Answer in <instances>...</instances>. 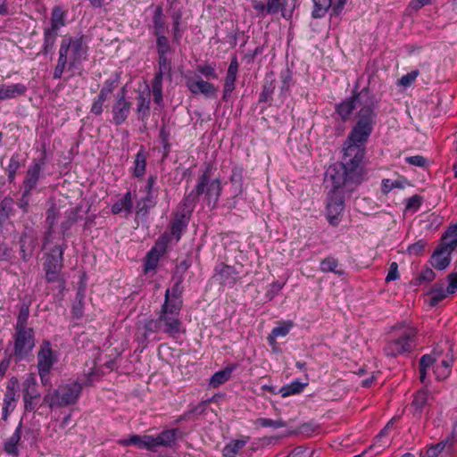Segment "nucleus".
<instances>
[{"label": "nucleus", "instance_id": "nucleus-1", "mask_svg": "<svg viewBox=\"0 0 457 457\" xmlns=\"http://www.w3.org/2000/svg\"><path fill=\"white\" fill-rule=\"evenodd\" d=\"M373 112L370 107L362 108L357 116V122L348 135V146L345 157H351L345 163V189L353 191L363 179L361 162L364 157L363 145L372 131Z\"/></svg>", "mask_w": 457, "mask_h": 457}, {"label": "nucleus", "instance_id": "nucleus-2", "mask_svg": "<svg viewBox=\"0 0 457 457\" xmlns=\"http://www.w3.org/2000/svg\"><path fill=\"white\" fill-rule=\"evenodd\" d=\"M343 162H338L330 165L325 172V183L331 187L328 203L327 204V217L333 226L339 224L340 214L343 211Z\"/></svg>", "mask_w": 457, "mask_h": 457}, {"label": "nucleus", "instance_id": "nucleus-3", "mask_svg": "<svg viewBox=\"0 0 457 457\" xmlns=\"http://www.w3.org/2000/svg\"><path fill=\"white\" fill-rule=\"evenodd\" d=\"M212 165L208 164L203 174L199 176L195 188L187 195L183 200L185 210L191 212L199 200L204 195L208 206L214 208L221 193V185L219 179H211Z\"/></svg>", "mask_w": 457, "mask_h": 457}, {"label": "nucleus", "instance_id": "nucleus-4", "mask_svg": "<svg viewBox=\"0 0 457 457\" xmlns=\"http://www.w3.org/2000/svg\"><path fill=\"white\" fill-rule=\"evenodd\" d=\"M82 388V384L78 382L61 385L46 394L43 403L51 409L74 405L81 395Z\"/></svg>", "mask_w": 457, "mask_h": 457}, {"label": "nucleus", "instance_id": "nucleus-5", "mask_svg": "<svg viewBox=\"0 0 457 457\" xmlns=\"http://www.w3.org/2000/svg\"><path fill=\"white\" fill-rule=\"evenodd\" d=\"M64 247L62 245L54 246L46 255L44 262L46 270V278L51 282H57L60 290L64 288V280L60 277V272L63 267Z\"/></svg>", "mask_w": 457, "mask_h": 457}, {"label": "nucleus", "instance_id": "nucleus-6", "mask_svg": "<svg viewBox=\"0 0 457 457\" xmlns=\"http://www.w3.org/2000/svg\"><path fill=\"white\" fill-rule=\"evenodd\" d=\"M13 358L16 362L27 359L35 347V332L32 328H15Z\"/></svg>", "mask_w": 457, "mask_h": 457}, {"label": "nucleus", "instance_id": "nucleus-7", "mask_svg": "<svg viewBox=\"0 0 457 457\" xmlns=\"http://www.w3.org/2000/svg\"><path fill=\"white\" fill-rule=\"evenodd\" d=\"M416 335V329L407 328L397 339L389 342L386 347L387 355L396 356L411 350L410 340Z\"/></svg>", "mask_w": 457, "mask_h": 457}, {"label": "nucleus", "instance_id": "nucleus-8", "mask_svg": "<svg viewBox=\"0 0 457 457\" xmlns=\"http://www.w3.org/2000/svg\"><path fill=\"white\" fill-rule=\"evenodd\" d=\"M166 309L167 304H162L159 312L158 319L161 323L162 331L175 338L180 333L181 321L179 316L169 315Z\"/></svg>", "mask_w": 457, "mask_h": 457}, {"label": "nucleus", "instance_id": "nucleus-9", "mask_svg": "<svg viewBox=\"0 0 457 457\" xmlns=\"http://www.w3.org/2000/svg\"><path fill=\"white\" fill-rule=\"evenodd\" d=\"M61 44H65L67 46V53L70 55L69 68L71 69L81 60L83 54L86 53L83 36L78 37H65L62 40Z\"/></svg>", "mask_w": 457, "mask_h": 457}, {"label": "nucleus", "instance_id": "nucleus-10", "mask_svg": "<svg viewBox=\"0 0 457 457\" xmlns=\"http://www.w3.org/2000/svg\"><path fill=\"white\" fill-rule=\"evenodd\" d=\"M56 361L54 352L51 348L49 341H43L40 350L37 353V369L42 371H50L53 364Z\"/></svg>", "mask_w": 457, "mask_h": 457}, {"label": "nucleus", "instance_id": "nucleus-11", "mask_svg": "<svg viewBox=\"0 0 457 457\" xmlns=\"http://www.w3.org/2000/svg\"><path fill=\"white\" fill-rule=\"evenodd\" d=\"M40 398V394L37 390V383L33 378L27 379L24 383L23 401L26 411H33L37 403Z\"/></svg>", "mask_w": 457, "mask_h": 457}, {"label": "nucleus", "instance_id": "nucleus-12", "mask_svg": "<svg viewBox=\"0 0 457 457\" xmlns=\"http://www.w3.org/2000/svg\"><path fill=\"white\" fill-rule=\"evenodd\" d=\"M187 86L194 95L202 94L208 98H214L217 96V88L212 83L200 78L198 79H188Z\"/></svg>", "mask_w": 457, "mask_h": 457}, {"label": "nucleus", "instance_id": "nucleus-13", "mask_svg": "<svg viewBox=\"0 0 457 457\" xmlns=\"http://www.w3.org/2000/svg\"><path fill=\"white\" fill-rule=\"evenodd\" d=\"M237 274L234 267L220 263L215 268L213 278L223 286L232 287L237 281Z\"/></svg>", "mask_w": 457, "mask_h": 457}, {"label": "nucleus", "instance_id": "nucleus-14", "mask_svg": "<svg viewBox=\"0 0 457 457\" xmlns=\"http://www.w3.org/2000/svg\"><path fill=\"white\" fill-rule=\"evenodd\" d=\"M131 103L127 101L123 96H118L115 104L112 106L113 122L120 125L127 120L131 109Z\"/></svg>", "mask_w": 457, "mask_h": 457}, {"label": "nucleus", "instance_id": "nucleus-15", "mask_svg": "<svg viewBox=\"0 0 457 457\" xmlns=\"http://www.w3.org/2000/svg\"><path fill=\"white\" fill-rule=\"evenodd\" d=\"M162 331L161 323L159 319L156 320H146L144 322H140L137 328V333L139 339L142 342H147L152 334H155Z\"/></svg>", "mask_w": 457, "mask_h": 457}, {"label": "nucleus", "instance_id": "nucleus-16", "mask_svg": "<svg viewBox=\"0 0 457 457\" xmlns=\"http://www.w3.org/2000/svg\"><path fill=\"white\" fill-rule=\"evenodd\" d=\"M20 247L21 258L24 262H28L33 254L37 244V237L31 234L24 232L20 238Z\"/></svg>", "mask_w": 457, "mask_h": 457}, {"label": "nucleus", "instance_id": "nucleus-17", "mask_svg": "<svg viewBox=\"0 0 457 457\" xmlns=\"http://www.w3.org/2000/svg\"><path fill=\"white\" fill-rule=\"evenodd\" d=\"M182 433L178 428L163 430L157 436H154L153 448L155 446H171Z\"/></svg>", "mask_w": 457, "mask_h": 457}, {"label": "nucleus", "instance_id": "nucleus-18", "mask_svg": "<svg viewBox=\"0 0 457 457\" xmlns=\"http://www.w3.org/2000/svg\"><path fill=\"white\" fill-rule=\"evenodd\" d=\"M451 254L452 253L448 250L442 248L437 245L436 249L433 253L431 256V264L436 270H442L446 269L451 262Z\"/></svg>", "mask_w": 457, "mask_h": 457}, {"label": "nucleus", "instance_id": "nucleus-19", "mask_svg": "<svg viewBox=\"0 0 457 457\" xmlns=\"http://www.w3.org/2000/svg\"><path fill=\"white\" fill-rule=\"evenodd\" d=\"M40 171H41V165L39 163L33 164L27 170V175H26L25 180L23 182V184H24V192H23V195H22L23 197L29 195L30 194V191L36 187L37 183L39 179Z\"/></svg>", "mask_w": 457, "mask_h": 457}, {"label": "nucleus", "instance_id": "nucleus-20", "mask_svg": "<svg viewBox=\"0 0 457 457\" xmlns=\"http://www.w3.org/2000/svg\"><path fill=\"white\" fill-rule=\"evenodd\" d=\"M350 373L349 379L354 383L360 382L364 388L371 386L376 379L374 372L368 373L364 367L359 368L358 370H352Z\"/></svg>", "mask_w": 457, "mask_h": 457}, {"label": "nucleus", "instance_id": "nucleus-21", "mask_svg": "<svg viewBox=\"0 0 457 457\" xmlns=\"http://www.w3.org/2000/svg\"><path fill=\"white\" fill-rule=\"evenodd\" d=\"M442 248L453 253L457 247V224L451 225L444 233L441 243L438 245Z\"/></svg>", "mask_w": 457, "mask_h": 457}, {"label": "nucleus", "instance_id": "nucleus-22", "mask_svg": "<svg viewBox=\"0 0 457 457\" xmlns=\"http://www.w3.org/2000/svg\"><path fill=\"white\" fill-rule=\"evenodd\" d=\"M26 91L27 87L21 83L13 85H0V100L14 98L18 96L24 95Z\"/></svg>", "mask_w": 457, "mask_h": 457}, {"label": "nucleus", "instance_id": "nucleus-23", "mask_svg": "<svg viewBox=\"0 0 457 457\" xmlns=\"http://www.w3.org/2000/svg\"><path fill=\"white\" fill-rule=\"evenodd\" d=\"M21 428L22 424L20 421L14 433L12 436L4 443V451L11 455L16 456L18 454V445L21 437Z\"/></svg>", "mask_w": 457, "mask_h": 457}, {"label": "nucleus", "instance_id": "nucleus-24", "mask_svg": "<svg viewBox=\"0 0 457 457\" xmlns=\"http://www.w3.org/2000/svg\"><path fill=\"white\" fill-rule=\"evenodd\" d=\"M154 436H137L133 435L128 439H123L120 444L123 445H134L139 448L152 449L153 448Z\"/></svg>", "mask_w": 457, "mask_h": 457}, {"label": "nucleus", "instance_id": "nucleus-25", "mask_svg": "<svg viewBox=\"0 0 457 457\" xmlns=\"http://www.w3.org/2000/svg\"><path fill=\"white\" fill-rule=\"evenodd\" d=\"M440 355L439 352H433L432 354H425L420 360V380L424 383L427 377V369L431 367Z\"/></svg>", "mask_w": 457, "mask_h": 457}, {"label": "nucleus", "instance_id": "nucleus-26", "mask_svg": "<svg viewBox=\"0 0 457 457\" xmlns=\"http://www.w3.org/2000/svg\"><path fill=\"white\" fill-rule=\"evenodd\" d=\"M65 17H66V11L62 9L61 6H55L52 10L51 12V18H50V23L51 26L48 29H51V30H56L59 31V29L65 26Z\"/></svg>", "mask_w": 457, "mask_h": 457}, {"label": "nucleus", "instance_id": "nucleus-27", "mask_svg": "<svg viewBox=\"0 0 457 457\" xmlns=\"http://www.w3.org/2000/svg\"><path fill=\"white\" fill-rule=\"evenodd\" d=\"M137 112L140 114L139 119L145 120L150 115V92L140 93L137 96Z\"/></svg>", "mask_w": 457, "mask_h": 457}, {"label": "nucleus", "instance_id": "nucleus-28", "mask_svg": "<svg viewBox=\"0 0 457 457\" xmlns=\"http://www.w3.org/2000/svg\"><path fill=\"white\" fill-rule=\"evenodd\" d=\"M234 369L235 365H232L230 367H226L222 370L215 372L210 379V386L215 388L227 382L230 378Z\"/></svg>", "mask_w": 457, "mask_h": 457}, {"label": "nucleus", "instance_id": "nucleus-29", "mask_svg": "<svg viewBox=\"0 0 457 457\" xmlns=\"http://www.w3.org/2000/svg\"><path fill=\"white\" fill-rule=\"evenodd\" d=\"M238 70V62L237 57L231 59L227 76L225 79L224 87H227V91H233L235 88V81L237 79V74Z\"/></svg>", "mask_w": 457, "mask_h": 457}, {"label": "nucleus", "instance_id": "nucleus-30", "mask_svg": "<svg viewBox=\"0 0 457 457\" xmlns=\"http://www.w3.org/2000/svg\"><path fill=\"white\" fill-rule=\"evenodd\" d=\"M453 358L452 354H448L445 359L436 364L434 372L438 379H445L451 374V366Z\"/></svg>", "mask_w": 457, "mask_h": 457}, {"label": "nucleus", "instance_id": "nucleus-31", "mask_svg": "<svg viewBox=\"0 0 457 457\" xmlns=\"http://www.w3.org/2000/svg\"><path fill=\"white\" fill-rule=\"evenodd\" d=\"M187 222L186 220L185 213H176L173 220L170 222V231L173 236L176 237L177 240L180 239L182 230L187 227Z\"/></svg>", "mask_w": 457, "mask_h": 457}, {"label": "nucleus", "instance_id": "nucleus-32", "mask_svg": "<svg viewBox=\"0 0 457 457\" xmlns=\"http://www.w3.org/2000/svg\"><path fill=\"white\" fill-rule=\"evenodd\" d=\"M428 403V391L427 388H421L414 395L413 401L411 403V407L414 408L416 412L420 413L423 409Z\"/></svg>", "mask_w": 457, "mask_h": 457}, {"label": "nucleus", "instance_id": "nucleus-33", "mask_svg": "<svg viewBox=\"0 0 457 457\" xmlns=\"http://www.w3.org/2000/svg\"><path fill=\"white\" fill-rule=\"evenodd\" d=\"M132 206H133V204H132L131 193L127 192L121 199L118 200L115 204H112V212L114 214H118V213L121 212L122 211L130 212Z\"/></svg>", "mask_w": 457, "mask_h": 457}, {"label": "nucleus", "instance_id": "nucleus-34", "mask_svg": "<svg viewBox=\"0 0 457 457\" xmlns=\"http://www.w3.org/2000/svg\"><path fill=\"white\" fill-rule=\"evenodd\" d=\"M307 385L308 382H300L299 380H295L289 385L282 386L279 393L282 397H287L289 395L301 393Z\"/></svg>", "mask_w": 457, "mask_h": 457}, {"label": "nucleus", "instance_id": "nucleus-35", "mask_svg": "<svg viewBox=\"0 0 457 457\" xmlns=\"http://www.w3.org/2000/svg\"><path fill=\"white\" fill-rule=\"evenodd\" d=\"M29 301L22 303L17 316V321L14 328H29L28 320L29 318Z\"/></svg>", "mask_w": 457, "mask_h": 457}, {"label": "nucleus", "instance_id": "nucleus-36", "mask_svg": "<svg viewBox=\"0 0 457 457\" xmlns=\"http://www.w3.org/2000/svg\"><path fill=\"white\" fill-rule=\"evenodd\" d=\"M146 166V154L140 150L135 157L133 174L137 178H141L145 174Z\"/></svg>", "mask_w": 457, "mask_h": 457}, {"label": "nucleus", "instance_id": "nucleus-37", "mask_svg": "<svg viewBox=\"0 0 457 457\" xmlns=\"http://www.w3.org/2000/svg\"><path fill=\"white\" fill-rule=\"evenodd\" d=\"M58 32L56 30H51V29H46L44 31V44H43V54H47L50 51H52L55 40L58 37Z\"/></svg>", "mask_w": 457, "mask_h": 457}, {"label": "nucleus", "instance_id": "nucleus-38", "mask_svg": "<svg viewBox=\"0 0 457 457\" xmlns=\"http://www.w3.org/2000/svg\"><path fill=\"white\" fill-rule=\"evenodd\" d=\"M314 4V9L312 12V16L314 19H319L325 16L326 12L331 6L332 0H312Z\"/></svg>", "mask_w": 457, "mask_h": 457}, {"label": "nucleus", "instance_id": "nucleus-39", "mask_svg": "<svg viewBox=\"0 0 457 457\" xmlns=\"http://www.w3.org/2000/svg\"><path fill=\"white\" fill-rule=\"evenodd\" d=\"M453 444V437H447L436 445H431L426 453L427 457H437L438 454L445 448L451 447Z\"/></svg>", "mask_w": 457, "mask_h": 457}, {"label": "nucleus", "instance_id": "nucleus-40", "mask_svg": "<svg viewBox=\"0 0 457 457\" xmlns=\"http://www.w3.org/2000/svg\"><path fill=\"white\" fill-rule=\"evenodd\" d=\"M245 440H233L228 444L222 450L225 457H235L236 454L245 445Z\"/></svg>", "mask_w": 457, "mask_h": 457}, {"label": "nucleus", "instance_id": "nucleus-41", "mask_svg": "<svg viewBox=\"0 0 457 457\" xmlns=\"http://www.w3.org/2000/svg\"><path fill=\"white\" fill-rule=\"evenodd\" d=\"M18 386V380L15 378H12L6 386V392L4 394V403L13 404L16 401V387Z\"/></svg>", "mask_w": 457, "mask_h": 457}, {"label": "nucleus", "instance_id": "nucleus-42", "mask_svg": "<svg viewBox=\"0 0 457 457\" xmlns=\"http://www.w3.org/2000/svg\"><path fill=\"white\" fill-rule=\"evenodd\" d=\"M79 212H80V207H79V206L71 209L68 212L66 220L63 221L61 225V228H62L63 234L67 230H69L74 223H76L78 221Z\"/></svg>", "mask_w": 457, "mask_h": 457}, {"label": "nucleus", "instance_id": "nucleus-43", "mask_svg": "<svg viewBox=\"0 0 457 457\" xmlns=\"http://www.w3.org/2000/svg\"><path fill=\"white\" fill-rule=\"evenodd\" d=\"M157 194L155 192H146V195L142 199L140 212L147 213L149 210L156 204Z\"/></svg>", "mask_w": 457, "mask_h": 457}, {"label": "nucleus", "instance_id": "nucleus-44", "mask_svg": "<svg viewBox=\"0 0 457 457\" xmlns=\"http://www.w3.org/2000/svg\"><path fill=\"white\" fill-rule=\"evenodd\" d=\"M163 304H167V312L169 315L179 316L181 308L180 303H176L170 299V290L167 289L165 293V301Z\"/></svg>", "mask_w": 457, "mask_h": 457}, {"label": "nucleus", "instance_id": "nucleus-45", "mask_svg": "<svg viewBox=\"0 0 457 457\" xmlns=\"http://www.w3.org/2000/svg\"><path fill=\"white\" fill-rule=\"evenodd\" d=\"M118 80H119V76L117 75L116 79H107L104 82V87L101 89L100 94L98 96L100 97V99L105 100L107 98L108 95L111 94L112 92V90L117 87Z\"/></svg>", "mask_w": 457, "mask_h": 457}, {"label": "nucleus", "instance_id": "nucleus-46", "mask_svg": "<svg viewBox=\"0 0 457 457\" xmlns=\"http://www.w3.org/2000/svg\"><path fill=\"white\" fill-rule=\"evenodd\" d=\"M255 423L263 428L272 427L274 428H280L287 426V423L280 419L274 420L271 419L260 418L256 420Z\"/></svg>", "mask_w": 457, "mask_h": 457}, {"label": "nucleus", "instance_id": "nucleus-47", "mask_svg": "<svg viewBox=\"0 0 457 457\" xmlns=\"http://www.w3.org/2000/svg\"><path fill=\"white\" fill-rule=\"evenodd\" d=\"M160 255L156 253L154 251H150L146 254L145 263V272H148L149 270H154L157 266Z\"/></svg>", "mask_w": 457, "mask_h": 457}, {"label": "nucleus", "instance_id": "nucleus-48", "mask_svg": "<svg viewBox=\"0 0 457 457\" xmlns=\"http://www.w3.org/2000/svg\"><path fill=\"white\" fill-rule=\"evenodd\" d=\"M11 204L12 200L7 198H4L0 203V226H2L4 221L6 220L9 217L10 212L12 210Z\"/></svg>", "mask_w": 457, "mask_h": 457}, {"label": "nucleus", "instance_id": "nucleus-49", "mask_svg": "<svg viewBox=\"0 0 457 457\" xmlns=\"http://www.w3.org/2000/svg\"><path fill=\"white\" fill-rule=\"evenodd\" d=\"M19 167H20V162L18 159V155H12L10 159V162L7 167L8 180L10 182H12L14 180L15 174H16Z\"/></svg>", "mask_w": 457, "mask_h": 457}, {"label": "nucleus", "instance_id": "nucleus-50", "mask_svg": "<svg viewBox=\"0 0 457 457\" xmlns=\"http://www.w3.org/2000/svg\"><path fill=\"white\" fill-rule=\"evenodd\" d=\"M430 299H429V305L430 306H436L439 302H441L443 299H445L447 295L446 291L443 289V287H440L439 289H433L430 292Z\"/></svg>", "mask_w": 457, "mask_h": 457}, {"label": "nucleus", "instance_id": "nucleus-51", "mask_svg": "<svg viewBox=\"0 0 457 457\" xmlns=\"http://www.w3.org/2000/svg\"><path fill=\"white\" fill-rule=\"evenodd\" d=\"M156 48L158 54H167L170 50V45L165 36L159 35L156 39Z\"/></svg>", "mask_w": 457, "mask_h": 457}, {"label": "nucleus", "instance_id": "nucleus-52", "mask_svg": "<svg viewBox=\"0 0 457 457\" xmlns=\"http://www.w3.org/2000/svg\"><path fill=\"white\" fill-rule=\"evenodd\" d=\"M337 266V261L332 257H328L324 259L320 263V268L322 271H333L335 273L340 274V271L336 270V268Z\"/></svg>", "mask_w": 457, "mask_h": 457}, {"label": "nucleus", "instance_id": "nucleus-53", "mask_svg": "<svg viewBox=\"0 0 457 457\" xmlns=\"http://www.w3.org/2000/svg\"><path fill=\"white\" fill-rule=\"evenodd\" d=\"M152 91L154 101L160 104L162 102V82L154 81L152 82Z\"/></svg>", "mask_w": 457, "mask_h": 457}, {"label": "nucleus", "instance_id": "nucleus-54", "mask_svg": "<svg viewBox=\"0 0 457 457\" xmlns=\"http://www.w3.org/2000/svg\"><path fill=\"white\" fill-rule=\"evenodd\" d=\"M57 217H58V212L54 206H52L51 208H49L47 210L46 222L48 225V233L52 232V229L55 224Z\"/></svg>", "mask_w": 457, "mask_h": 457}, {"label": "nucleus", "instance_id": "nucleus-55", "mask_svg": "<svg viewBox=\"0 0 457 457\" xmlns=\"http://www.w3.org/2000/svg\"><path fill=\"white\" fill-rule=\"evenodd\" d=\"M230 180L234 185H237L238 187L239 191H241L243 185V170L238 167L234 168L232 170Z\"/></svg>", "mask_w": 457, "mask_h": 457}, {"label": "nucleus", "instance_id": "nucleus-56", "mask_svg": "<svg viewBox=\"0 0 457 457\" xmlns=\"http://www.w3.org/2000/svg\"><path fill=\"white\" fill-rule=\"evenodd\" d=\"M171 65L170 64H162L158 65V72L155 74L154 81L162 82V79L164 75H169L170 79H171Z\"/></svg>", "mask_w": 457, "mask_h": 457}, {"label": "nucleus", "instance_id": "nucleus-57", "mask_svg": "<svg viewBox=\"0 0 457 457\" xmlns=\"http://www.w3.org/2000/svg\"><path fill=\"white\" fill-rule=\"evenodd\" d=\"M84 299V289L81 287L79 288V291L76 295V300L78 301V304L73 306V313L76 318H79L82 316V302Z\"/></svg>", "mask_w": 457, "mask_h": 457}, {"label": "nucleus", "instance_id": "nucleus-58", "mask_svg": "<svg viewBox=\"0 0 457 457\" xmlns=\"http://www.w3.org/2000/svg\"><path fill=\"white\" fill-rule=\"evenodd\" d=\"M197 71L206 79H217L214 66L204 64L197 66Z\"/></svg>", "mask_w": 457, "mask_h": 457}, {"label": "nucleus", "instance_id": "nucleus-59", "mask_svg": "<svg viewBox=\"0 0 457 457\" xmlns=\"http://www.w3.org/2000/svg\"><path fill=\"white\" fill-rule=\"evenodd\" d=\"M426 245L427 244L425 241L420 240V241L411 245L408 247L407 251H408L409 254H411V255H420L424 251Z\"/></svg>", "mask_w": 457, "mask_h": 457}, {"label": "nucleus", "instance_id": "nucleus-60", "mask_svg": "<svg viewBox=\"0 0 457 457\" xmlns=\"http://www.w3.org/2000/svg\"><path fill=\"white\" fill-rule=\"evenodd\" d=\"M343 0H338V4L333 8L330 14V23L333 25H339L340 22V12L342 10Z\"/></svg>", "mask_w": 457, "mask_h": 457}, {"label": "nucleus", "instance_id": "nucleus-61", "mask_svg": "<svg viewBox=\"0 0 457 457\" xmlns=\"http://www.w3.org/2000/svg\"><path fill=\"white\" fill-rule=\"evenodd\" d=\"M169 238L166 236L161 237L155 243L154 246L151 251H154L156 253H159L161 256L166 251L167 243Z\"/></svg>", "mask_w": 457, "mask_h": 457}, {"label": "nucleus", "instance_id": "nucleus-62", "mask_svg": "<svg viewBox=\"0 0 457 457\" xmlns=\"http://www.w3.org/2000/svg\"><path fill=\"white\" fill-rule=\"evenodd\" d=\"M293 326L292 321H288L281 326L276 327L272 329V333L277 337H285L288 334L291 327Z\"/></svg>", "mask_w": 457, "mask_h": 457}, {"label": "nucleus", "instance_id": "nucleus-63", "mask_svg": "<svg viewBox=\"0 0 457 457\" xmlns=\"http://www.w3.org/2000/svg\"><path fill=\"white\" fill-rule=\"evenodd\" d=\"M457 291V273H451L448 275V287L446 288L447 294H453Z\"/></svg>", "mask_w": 457, "mask_h": 457}, {"label": "nucleus", "instance_id": "nucleus-64", "mask_svg": "<svg viewBox=\"0 0 457 457\" xmlns=\"http://www.w3.org/2000/svg\"><path fill=\"white\" fill-rule=\"evenodd\" d=\"M398 278H399L398 264L394 262L390 264L389 271L386 278V281L390 282L393 280H396Z\"/></svg>", "mask_w": 457, "mask_h": 457}]
</instances>
